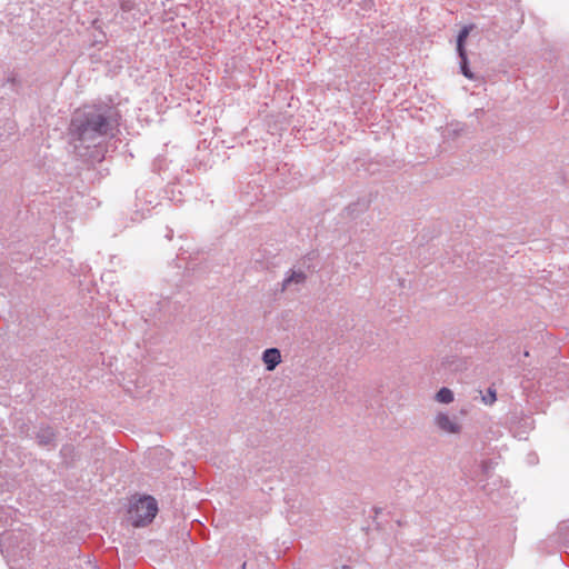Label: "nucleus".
<instances>
[{"label": "nucleus", "mask_w": 569, "mask_h": 569, "mask_svg": "<svg viewBox=\"0 0 569 569\" xmlns=\"http://www.w3.org/2000/svg\"><path fill=\"white\" fill-rule=\"evenodd\" d=\"M459 54V58H460V70H461V73L468 78V79H475V76L473 73L470 71L469 67H468V58H467V53L466 51L465 52H458Z\"/></svg>", "instance_id": "f8f14e48"}, {"label": "nucleus", "mask_w": 569, "mask_h": 569, "mask_svg": "<svg viewBox=\"0 0 569 569\" xmlns=\"http://www.w3.org/2000/svg\"><path fill=\"white\" fill-rule=\"evenodd\" d=\"M21 538L20 532H3L0 535V550L4 558L8 559V563L10 565L11 569H14V565L17 559V550L23 551L24 547L20 548L18 542Z\"/></svg>", "instance_id": "7ed1b4c3"}, {"label": "nucleus", "mask_w": 569, "mask_h": 569, "mask_svg": "<svg viewBox=\"0 0 569 569\" xmlns=\"http://www.w3.org/2000/svg\"><path fill=\"white\" fill-rule=\"evenodd\" d=\"M441 367L451 372H458L467 368V361L456 355H449L442 358Z\"/></svg>", "instance_id": "6e6552de"}, {"label": "nucleus", "mask_w": 569, "mask_h": 569, "mask_svg": "<svg viewBox=\"0 0 569 569\" xmlns=\"http://www.w3.org/2000/svg\"><path fill=\"white\" fill-rule=\"evenodd\" d=\"M246 566H247V562H243V563L241 565V569H246Z\"/></svg>", "instance_id": "4468645a"}, {"label": "nucleus", "mask_w": 569, "mask_h": 569, "mask_svg": "<svg viewBox=\"0 0 569 569\" xmlns=\"http://www.w3.org/2000/svg\"><path fill=\"white\" fill-rule=\"evenodd\" d=\"M158 512V503L154 498L147 496L140 498L129 509L131 522L134 527H144L150 523Z\"/></svg>", "instance_id": "f03ea898"}, {"label": "nucleus", "mask_w": 569, "mask_h": 569, "mask_svg": "<svg viewBox=\"0 0 569 569\" xmlns=\"http://www.w3.org/2000/svg\"><path fill=\"white\" fill-rule=\"evenodd\" d=\"M471 26H466L463 27L458 37H457V51L458 52H465L466 49H465V40L467 39V37L469 36L470 33V30H471Z\"/></svg>", "instance_id": "9b49d317"}, {"label": "nucleus", "mask_w": 569, "mask_h": 569, "mask_svg": "<svg viewBox=\"0 0 569 569\" xmlns=\"http://www.w3.org/2000/svg\"><path fill=\"white\" fill-rule=\"evenodd\" d=\"M307 280V274L303 270L290 269L282 281V290L298 291Z\"/></svg>", "instance_id": "39448f33"}, {"label": "nucleus", "mask_w": 569, "mask_h": 569, "mask_svg": "<svg viewBox=\"0 0 569 569\" xmlns=\"http://www.w3.org/2000/svg\"><path fill=\"white\" fill-rule=\"evenodd\" d=\"M122 8H123L124 10H128V9H129V8H128V4H122Z\"/></svg>", "instance_id": "2eb2a0df"}, {"label": "nucleus", "mask_w": 569, "mask_h": 569, "mask_svg": "<svg viewBox=\"0 0 569 569\" xmlns=\"http://www.w3.org/2000/svg\"><path fill=\"white\" fill-rule=\"evenodd\" d=\"M467 133V126L460 122H452L442 130L445 141H455Z\"/></svg>", "instance_id": "0eeeda50"}, {"label": "nucleus", "mask_w": 569, "mask_h": 569, "mask_svg": "<svg viewBox=\"0 0 569 569\" xmlns=\"http://www.w3.org/2000/svg\"><path fill=\"white\" fill-rule=\"evenodd\" d=\"M36 440L40 447L48 449L56 448L57 446V435L54 430L49 426L39 427L38 431L36 432Z\"/></svg>", "instance_id": "423d86ee"}, {"label": "nucleus", "mask_w": 569, "mask_h": 569, "mask_svg": "<svg viewBox=\"0 0 569 569\" xmlns=\"http://www.w3.org/2000/svg\"><path fill=\"white\" fill-rule=\"evenodd\" d=\"M120 120L121 113L113 103H94L74 112L69 133L76 147H94L118 131Z\"/></svg>", "instance_id": "f257e3e1"}, {"label": "nucleus", "mask_w": 569, "mask_h": 569, "mask_svg": "<svg viewBox=\"0 0 569 569\" xmlns=\"http://www.w3.org/2000/svg\"><path fill=\"white\" fill-rule=\"evenodd\" d=\"M167 238H168V239H171V232H170L169 234H167Z\"/></svg>", "instance_id": "dca6fc26"}, {"label": "nucleus", "mask_w": 569, "mask_h": 569, "mask_svg": "<svg viewBox=\"0 0 569 569\" xmlns=\"http://www.w3.org/2000/svg\"><path fill=\"white\" fill-rule=\"evenodd\" d=\"M262 361L268 371H272L281 362V353L278 348L266 349L262 353Z\"/></svg>", "instance_id": "1a4fd4ad"}, {"label": "nucleus", "mask_w": 569, "mask_h": 569, "mask_svg": "<svg viewBox=\"0 0 569 569\" xmlns=\"http://www.w3.org/2000/svg\"><path fill=\"white\" fill-rule=\"evenodd\" d=\"M437 431L442 435L458 436L462 431V425L456 416H450L445 411H439L432 419Z\"/></svg>", "instance_id": "20e7f679"}, {"label": "nucleus", "mask_w": 569, "mask_h": 569, "mask_svg": "<svg viewBox=\"0 0 569 569\" xmlns=\"http://www.w3.org/2000/svg\"><path fill=\"white\" fill-rule=\"evenodd\" d=\"M455 399L453 392L447 387H442L435 396V400L439 403H451Z\"/></svg>", "instance_id": "9d476101"}, {"label": "nucleus", "mask_w": 569, "mask_h": 569, "mask_svg": "<svg viewBox=\"0 0 569 569\" xmlns=\"http://www.w3.org/2000/svg\"><path fill=\"white\" fill-rule=\"evenodd\" d=\"M488 398H490L489 401L487 400L486 397H483V401L486 403H492L496 400V392L493 390L489 389Z\"/></svg>", "instance_id": "ddd939ff"}]
</instances>
